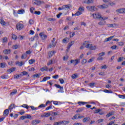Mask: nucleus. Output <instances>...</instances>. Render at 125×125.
<instances>
[{"instance_id": "obj_49", "label": "nucleus", "mask_w": 125, "mask_h": 125, "mask_svg": "<svg viewBox=\"0 0 125 125\" xmlns=\"http://www.w3.org/2000/svg\"><path fill=\"white\" fill-rule=\"evenodd\" d=\"M108 27H111V28H113L114 26H116V23L113 24H108Z\"/></svg>"}, {"instance_id": "obj_40", "label": "nucleus", "mask_w": 125, "mask_h": 125, "mask_svg": "<svg viewBox=\"0 0 125 125\" xmlns=\"http://www.w3.org/2000/svg\"><path fill=\"white\" fill-rule=\"evenodd\" d=\"M63 124V125H67L70 123L69 121H62L61 122Z\"/></svg>"}, {"instance_id": "obj_42", "label": "nucleus", "mask_w": 125, "mask_h": 125, "mask_svg": "<svg viewBox=\"0 0 125 125\" xmlns=\"http://www.w3.org/2000/svg\"><path fill=\"white\" fill-rule=\"evenodd\" d=\"M97 60L98 61H102V60H103V58L99 56V57L97 58Z\"/></svg>"}, {"instance_id": "obj_33", "label": "nucleus", "mask_w": 125, "mask_h": 125, "mask_svg": "<svg viewBox=\"0 0 125 125\" xmlns=\"http://www.w3.org/2000/svg\"><path fill=\"white\" fill-rule=\"evenodd\" d=\"M114 114H115V111L109 112L108 114L106 115V117H111V116H113Z\"/></svg>"}, {"instance_id": "obj_44", "label": "nucleus", "mask_w": 125, "mask_h": 125, "mask_svg": "<svg viewBox=\"0 0 125 125\" xmlns=\"http://www.w3.org/2000/svg\"><path fill=\"white\" fill-rule=\"evenodd\" d=\"M35 9H36L34 7H32L31 8H30V11L33 14L34 13V10H35Z\"/></svg>"}, {"instance_id": "obj_30", "label": "nucleus", "mask_w": 125, "mask_h": 125, "mask_svg": "<svg viewBox=\"0 0 125 125\" xmlns=\"http://www.w3.org/2000/svg\"><path fill=\"white\" fill-rule=\"evenodd\" d=\"M18 14H23V13H25V11L24 10H19L18 11Z\"/></svg>"}, {"instance_id": "obj_52", "label": "nucleus", "mask_w": 125, "mask_h": 125, "mask_svg": "<svg viewBox=\"0 0 125 125\" xmlns=\"http://www.w3.org/2000/svg\"><path fill=\"white\" fill-rule=\"evenodd\" d=\"M7 41V38L6 37H4L2 39V42L4 43V42H6Z\"/></svg>"}, {"instance_id": "obj_11", "label": "nucleus", "mask_w": 125, "mask_h": 125, "mask_svg": "<svg viewBox=\"0 0 125 125\" xmlns=\"http://www.w3.org/2000/svg\"><path fill=\"white\" fill-rule=\"evenodd\" d=\"M39 36H40L41 39H42L43 41H44V40H45V39L47 38V36H46V35L43 34V33H40Z\"/></svg>"}, {"instance_id": "obj_37", "label": "nucleus", "mask_w": 125, "mask_h": 125, "mask_svg": "<svg viewBox=\"0 0 125 125\" xmlns=\"http://www.w3.org/2000/svg\"><path fill=\"white\" fill-rule=\"evenodd\" d=\"M0 23L1 24V25H3V26H4V25L6 24L5 21H3L2 19H0Z\"/></svg>"}, {"instance_id": "obj_12", "label": "nucleus", "mask_w": 125, "mask_h": 125, "mask_svg": "<svg viewBox=\"0 0 125 125\" xmlns=\"http://www.w3.org/2000/svg\"><path fill=\"white\" fill-rule=\"evenodd\" d=\"M40 123H41V120H35L32 121L31 124L33 125H37L38 124H40Z\"/></svg>"}, {"instance_id": "obj_53", "label": "nucleus", "mask_w": 125, "mask_h": 125, "mask_svg": "<svg viewBox=\"0 0 125 125\" xmlns=\"http://www.w3.org/2000/svg\"><path fill=\"white\" fill-rule=\"evenodd\" d=\"M53 62V61H52V60L49 61V62L47 63V66H49V65H51Z\"/></svg>"}, {"instance_id": "obj_32", "label": "nucleus", "mask_w": 125, "mask_h": 125, "mask_svg": "<svg viewBox=\"0 0 125 125\" xmlns=\"http://www.w3.org/2000/svg\"><path fill=\"white\" fill-rule=\"evenodd\" d=\"M79 11H80V12H82V13H83V11H84V7H80L79 8Z\"/></svg>"}, {"instance_id": "obj_31", "label": "nucleus", "mask_w": 125, "mask_h": 125, "mask_svg": "<svg viewBox=\"0 0 125 125\" xmlns=\"http://www.w3.org/2000/svg\"><path fill=\"white\" fill-rule=\"evenodd\" d=\"M75 43V41H72L69 44H68V48H70L72 45H73Z\"/></svg>"}, {"instance_id": "obj_16", "label": "nucleus", "mask_w": 125, "mask_h": 125, "mask_svg": "<svg viewBox=\"0 0 125 125\" xmlns=\"http://www.w3.org/2000/svg\"><path fill=\"white\" fill-rule=\"evenodd\" d=\"M55 86H56V87H57V88H59L61 91H63V87L61 86L60 85L55 84Z\"/></svg>"}, {"instance_id": "obj_63", "label": "nucleus", "mask_w": 125, "mask_h": 125, "mask_svg": "<svg viewBox=\"0 0 125 125\" xmlns=\"http://www.w3.org/2000/svg\"><path fill=\"white\" fill-rule=\"evenodd\" d=\"M112 49H117V45H115L111 47Z\"/></svg>"}, {"instance_id": "obj_57", "label": "nucleus", "mask_w": 125, "mask_h": 125, "mask_svg": "<svg viewBox=\"0 0 125 125\" xmlns=\"http://www.w3.org/2000/svg\"><path fill=\"white\" fill-rule=\"evenodd\" d=\"M44 107H45V104H41L38 106L39 108H44Z\"/></svg>"}, {"instance_id": "obj_15", "label": "nucleus", "mask_w": 125, "mask_h": 125, "mask_svg": "<svg viewBox=\"0 0 125 125\" xmlns=\"http://www.w3.org/2000/svg\"><path fill=\"white\" fill-rule=\"evenodd\" d=\"M114 37H115V36H110L109 38H106L104 40V42H110V41H112V39L114 38Z\"/></svg>"}, {"instance_id": "obj_48", "label": "nucleus", "mask_w": 125, "mask_h": 125, "mask_svg": "<svg viewBox=\"0 0 125 125\" xmlns=\"http://www.w3.org/2000/svg\"><path fill=\"white\" fill-rule=\"evenodd\" d=\"M94 60V58L92 57L88 61V63H91Z\"/></svg>"}, {"instance_id": "obj_25", "label": "nucleus", "mask_w": 125, "mask_h": 125, "mask_svg": "<svg viewBox=\"0 0 125 125\" xmlns=\"http://www.w3.org/2000/svg\"><path fill=\"white\" fill-rule=\"evenodd\" d=\"M88 103L87 102H78V104H79V105H85L86 104H87Z\"/></svg>"}, {"instance_id": "obj_1", "label": "nucleus", "mask_w": 125, "mask_h": 125, "mask_svg": "<svg viewBox=\"0 0 125 125\" xmlns=\"http://www.w3.org/2000/svg\"><path fill=\"white\" fill-rule=\"evenodd\" d=\"M72 8V5L71 4L63 5L62 6V10H64L66 13H68L69 10Z\"/></svg>"}, {"instance_id": "obj_41", "label": "nucleus", "mask_w": 125, "mask_h": 125, "mask_svg": "<svg viewBox=\"0 0 125 125\" xmlns=\"http://www.w3.org/2000/svg\"><path fill=\"white\" fill-rule=\"evenodd\" d=\"M12 48L13 49H17V48H18V45L17 44L13 45L12 46Z\"/></svg>"}, {"instance_id": "obj_56", "label": "nucleus", "mask_w": 125, "mask_h": 125, "mask_svg": "<svg viewBox=\"0 0 125 125\" xmlns=\"http://www.w3.org/2000/svg\"><path fill=\"white\" fill-rule=\"evenodd\" d=\"M103 1L104 2H105V3H108L109 4V3H110V0H103Z\"/></svg>"}, {"instance_id": "obj_20", "label": "nucleus", "mask_w": 125, "mask_h": 125, "mask_svg": "<svg viewBox=\"0 0 125 125\" xmlns=\"http://www.w3.org/2000/svg\"><path fill=\"white\" fill-rule=\"evenodd\" d=\"M50 77L49 76H46V77H45L43 78L42 80L41 81V82H46V81H47V80H50Z\"/></svg>"}, {"instance_id": "obj_4", "label": "nucleus", "mask_w": 125, "mask_h": 125, "mask_svg": "<svg viewBox=\"0 0 125 125\" xmlns=\"http://www.w3.org/2000/svg\"><path fill=\"white\" fill-rule=\"evenodd\" d=\"M79 63H80V60H78V59H76L75 60H71L70 62H68V65H70L71 64H75L74 66H77V65H78Z\"/></svg>"}, {"instance_id": "obj_61", "label": "nucleus", "mask_w": 125, "mask_h": 125, "mask_svg": "<svg viewBox=\"0 0 125 125\" xmlns=\"http://www.w3.org/2000/svg\"><path fill=\"white\" fill-rule=\"evenodd\" d=\"M26 119H32V116L29 114L26 115Z\"/></svg>"}, {"instance_id": "obj_14", "label": "nucleus", "mask_w": 125, "mask_h": 125, "mask_svg": "<svg viewBox=\"0 0 125 125\" xmlns=\"http://www.w3.org/2000/svg\"><path fill=\"white\" fill-rule=\"evenodd\" d=\"M16 70V67H12L9 69L7 70V72L8 74H10L11 73H12V72H14Z\"/></svg>"}, {"instance_id": "obj_26", "label": "nucleus", "mask_w": 125, "mask_h": 125, "mask_svg": "<svg viewBox=\"0 0 125 125\" xmlns=\"http://www.w3.org/2000/svg\"><path fill=\"white\" fill-rule=\"evenodd\" d=\"M9 113V110L7 109L4 111L3 115L4 116H7V115H8Z\"/></svg>"}, {"instance_id": "obj_7", "label": "nucleus", "mask_w": 125, "mask_h": 125, "mask_svg": "<svg viewBox=\"0 0 125 125\" xmlns=\"http://www.w3.org/2000/svg\"><path fill=\"white\" fill-rule=\"evenodd\" d=\"M116 12H117V13H120L123 14L124 13H125V8H120L117 9L116 10Z\"/></svg>"}, {"instance_id": "obj_43", "label": "nucleus", "mask_w": 125, "mask_h": 125, "mask_svg": "<svg viewBox=\"0 0 125 125\" xmlns=\"http://www.w3.org/2000/svg\"><path fill=\"white\" fill-rule=\"evenodd\" d=\"M71 78L72 79H77L78 78V75L74 74L72 76Z\"/></svg>"}, {"instance_id": "obj_55", "label": "nucleus", "mask_w": 125, "mask_h": 125, "mask_svg": "<svg viewBox=\"0 0 125 125\" xmlns=\"http://www.w3.org/2000/svg\"><path fill=\"white\" fill-rule=\"evenodd\" d=\"M0 67L1 68H4V67H5V64H4V63L1 62V63H0Z\"/></svg>"}, {"instance_id": "obj_28", "label": "nucleus", "mask_w": 125, "mask_h": 125, "mask_svg": "<svg viewBox=\"0 0 125 125\" xmlns=\"http://www.w3.org/2000/svg\"><path fill=\"white\" fill-rule=\"evenodd\" d=\"M84 110V107H81L79 108L77 110H76L77 113H80L81 112H83Z\"/></svg>"}, {"instance_id": "obj_18", "label": "nucleus", "mask_w": 125, "mask_h": 125, "mask_svg": "<svg viewBox=\"0 0 125 125\" xmlns=\"http://www.w3.org/2000/svg\"><path fill=\"white\" fill-rule=\"evenodd\" d=\"M93 2V0H85L84 1V3H86L87 4H88L89 3H92Z\"/></svg>"}, {"instance_id": "obj_54", "label": "nucleus", "mask_w": 125, "mask_h": 125, "mask_svg": "<svg viewBox=\"0 0 125 125\" xmlns=\"http://www.w3.org/2000/svg\"><path fill=\"white\" fill-rule=\"evenodd\" d=\"M124 60V57H120L118 60V62H122Z\"/></svg>"}, {"instance_id": "obj_64", "label": "nucleus", "mask_w": 125, "mask_h": 125, "mask_svg": "<svg viewBox=\"0 0 125 125\" xmlns=\"http://www.w3.org/2000/svg\"><path fill=\"white\" fill-rule=\"evenodd\" d=\"M115 124V122L114 121H111L109 123L107 124V125H113Z\"/></svg>"}, {"instance_id": "obj_17", "label": "nucleus", "mask_w": 125, "mask_h": 125, "mask_svg": "<svg viewBox=\"0 0 125 125\" xmlns=\"http://www.w3.org/2000/svg\"><path fill=\"white\" fill-rule=\"evenodd\" d=\"M3 52L4 54H9L11 51H10V49H5L3 51Z\"/></svg>"}, {"instance_id": "obj_35", "label": "nucleus", "mask_w": 125, "mask_h": 125, "mask_svg": "<svg viewBox=\"0 0 125 125\" xmlns=\"http://www.w3.org/2000/svg\"><path fill=\"white\" fill-rule=\"evenodd\" d=\"M104 92H105V93H113V91L104 89Z\"/></svg>"}, {"instance_id": "obj_9", "label": "nucleus", "mask_w": 125, "mask_h": 125, "mask_svg": "<svg viewBox=\"0 0 125 125\" xmlns=\"http://www.w3.org/2000/svg\"><path fill=\"white\" fill-rule=\"evenodd\" d=\"M32 1L33 4H36L37 5H40L42 4V1L39 0H33Z\"/></svg>"}, {"instance_id": "obj_6", "label": "nucleus", "mask_w": 125, "mask_h": 125, "mask_svg": "<svg viewBox=\"0 0 125 125\" xmlns=\"http://www.w3.org/2000/svg\"><path fill=\"white\" fill-rule=\"evenodd\" d=\"M98 7L99 8H100V9H106V8L109 7V5L107 4H103V5H99Z\"/></svg>"}, {"instance_id": "obj_59", "label": "nucleus", "mask_w": 125, "mask_h": 125, "mask_svg": "<svg viewBox=\"0 0 125 125\" xmlns=\"http://www.w3.org/2000/svg\"><path fill=\"white\" fill-rule=\"evenodd\" d=\"M100 111H101V109H96L95 110V112L94 113L95 114H97L98 113H99L100 112Z\"/></svg>"}, {"instance_id": "obj_46", "label": "nucleus", "mask_w": 125, "mask_h": 125, "mask_svg": "<svg viewBox=\"0 0 125 125\" xmlns=\"http://www.w3.org/2000/svg\"><path fill=\"white\" fill-rule=\"evenodd\" d=\"M107 68H108V66L106 64H104L101 66V69H107Z\"/></svg>"}, {"instance_id": "obj_50", "label": "nucleus", "mask_w": 125, "mask_h": 125, "mask_svg": "<svg viewBox=\"0 0 125 125\" xmlns=\"http://www.w3.org/2000/svg\"><path fill=\"white\" fill-rule=\"evenodd\" d=\"M52 78L53 79H55V80H56V79H58L59 78V75H54L52 76Z\"/></svg>"}, {"instance_id": "obj_24", "label": "nucleus", "mask_w": 125, "mask_h": 125, "mask_svg": "<svg viewBox=\"0 0 125 125\" xmlns=\"http://www.w3.org/2000/svg\"><path fill=\"white\" fill-rule=\"evenodd\" d=\"M41 70L42 71V72H43L44 71H48V68H47V66H44L42 67L41 68Z\"/></svg>"}, {"instance_id": "obj_45", "label": "nucleus", "mask_w": 125, "mask_h": 125, "mask_svg": "<svg viewBox=\"0 0 125 125\" xmlns=\"http://www.w3.org/2000/svg\"><path fill=\"white\" fill-rule=\"evenodd\" d=\"M118 97L119 98H122V99H125V95H118Z\"/></svg>"}, {"instance_id": "obj_3", "label": "nucleus", "mask_w": 125, "mask_h": 125, "mask_svg": "<svg viewBox=\"0 0 125 125\" xmlns=\"http://www.w3.org/2000/svg\"><path fill=\"white\" fill-rule=\"evenodd\" d=\"M95 19H100V20H103V17H101V14L99 13H97L95 15L94 14H92Z\"/></svg>"}, {"instance_id": "obj_23", "label": "nucleus", "mask_w": 125, "mask_h": 125, "mask_svg": "<svg viewBox=\"0 0 125 125\" xmlns=\"http://www.w3.org/2000/svg\"><path fill=\"white\" fill-rule=\"evenodd\" d=\"M14 108H15V105L12 104L9 106L8 109L10 110V112H11V110H12Z\"/></svg>"}, {"instance_id": "obj_13", "label": "nucleus", "mask_w": 125, "mask_h": 125, "mask_svg": "<svg viewBox=\"0 0 125 125\" xmlns=\"http://www.w3.org/2000/svg\"><path fill=\"white\" fill-rule=\"evenodd\" d=\"M56 53V51H52L48 52V56L49 58H50L51 57H52L54 54Z\"/></svg>"}, {"instance_id": "obj_34", "label": "nucleus", "mask_w": 125, "mask_h": 125, "mask_svg": "<svg viewBox=\"0 0 125 125\" xmlns=\"http://www.w3.org/2000/svg\"><path fill=\"white\" fill-rule=\"evenodd\" d=\"M16 93H17V90L15 89L13 90V91L10 93V95H14L15 94H16Z\"/></svg>"}, {"instance_id": "obj_47", "label": "nucleus", "mask_w": 125, "mask_h": 125, "mask_svg": "<svg viewBox=\"0 0 125 125\" xmlns=\"http://www.w3.org/2000/svg\"><path fill=\"white\" fill-rule=\"evenodd\" d=\"M13 40H17V36L15 34H13L12 36Z\"/></svg>"}, {"instance_id": "obj_62", "label": "nucleus", "mask_w": 125, "mask_h": 125, "mask_svg": "<svg viewBox=\"0 0 125 125\" xmlns=\"http://www.w3.org/2000/svg\"><path fill=\"white\" fill-rule=\"evenodd\" d=\"M29 22L30 25H33V24H34V21L33 20H30Z\"/></svg>"}, {"instance_id": "obj_36", "label": "nucleus", "mask_w": 125, "mask_h": 125, "mask_svg": "<svg viewBox=\"0 0 125 125\" xmlns=\"http://www.w3.org/2000/svg\"><path fill=\"white\" fill-rule=\"evenodd\" d=\"M81 14H83V13H82V12L78 11L74 15L75 16H80V15H81Z\"/></svg>"}, {"instance_id": "obj_39", "label": "nucleus", "mask_w": 125, "mask_h": 125, "mask_svg": "<svg viewBox=\"0 0 125 125\" xmlns=\"http://www.w3.org/2000/svg\"><path fill=\"white\" fill-rule=\"evenodd\" d=\"M21 107H23V108H26V109H29V107H30V106H28V104H24L21 105Z\"/></svg>"}, {"instance_id": "obj_5", "label": "nucleus", "mask_w": 125, "mask_h": 125, "mask_svg": "<svg viewBox=\"0 0 125 125\" xmlns=\"http://www.w3.org/2000/svg\"><path fill=\"white\" fill-rule=\"evenodd\" d=\"M85 47L86 48H89L90 50H95L96 49V46H93L91 44H87Z\"/></svg>"}, {"instance_id": "obj_8", "label": "nucleus", "mask_w": 125, "mask_h": 125, "mask_svg": "<svg viewBox=\"0 0 125 125\" xmlns=\"http://www.w3.org/2000/svg\"><path fill=\"white\" fill-rule=\"evenodd\" d=\"M24 27V25L21 23H18L17 25H16V27H17V30H22V29H23Z\"/></svg>"}, {"instance_id": "obj_21", "label": "nucleus", "mask_w": 125, "mask_h": 125, "mask_svg": "<svg viewBox=\"0 0 125 125\" xmlns=\"http://www.w3.org/2000/svg\"><path fill=\"white\" fill-rule=\"evenodd\" d=\"M90 121V118L89 117H85L83 119V123H86V122H89Z\"/></svg>"}, {"instance_id": "obj_38", "label": "nucleus", "mask_w": 125, "mask_h": 125, "mask_svg": "<svg viewBox=\"0 0 125 125\" xmlns=\"http://www.w3.org/2000/svg\"><path fill=\"white\" fill-rule=\"evenodd\" d=\"M105 54H106V53H105L104 52H102L99 54V56L102 57L103 56H104V55H105Z\"/></svg>"}, {"instance_id": "obj_2", "label": "nucleus", "mask_w": 125, "mask_h": 125, "mask_svg": "<svg viewBox=\"0 0 125 125\" xmlns=\"http://www.w3.org/2000/svg\"><path fill=\"white\" fill-rule=\"evenodd\" d=\"M86 8L87 10H89V11H91V12H93V11H97V10H98V9L97 7L93 6H87L86 7Z\"/></svg>"}, {"instance_id": "obj_22", "label": "nucleus", "mask_w": 125, "mask_h": 125, "mask_svg": "<svg viewBox=\"0 0 125 125\" xmlns=\"http://www.w3.org/2000/svg\"><path fill=\"white\" fill-rule=\"evenodd\" d=\"M16 64H17V65H18V66H19V67H21V66H23V65H24L23 62H19L17 61L16 62Z\"/></svg>"}, {"instance_id": "obj_51", "label": "nucleus", "mask_w": 125, "mask_h": 125, "mask_svg": "<svg viewBox=\"0 0 125 125\" xmlns=\"http://www.w3.org/2000/svg\"><path fill=\"white\" fill-rule=\"evenodd\" d=\"M49 109H52V105H50L46 108L45 111H48Z\"/></svg>"}, {"instance_id": "obj_27", "label": "nucleus", "mask_w": 125, "mask_h": 125, "mask_svg": "<svg viewBox=\"0 0 125 125\" xmlns=\"http://www.w3.org/2000/svg\"><path fill=\"white\" fill-rule=\"evenodd\" d=\"M28 62L30 65H32V64H34V63H35V62H36V60H35L34 59L29 60Z\"/></svg>"}, {"instance_id": "obj_60", "label": "nucleus", "mask_w": 125, "mask_h": 125, "mask_svg": "<svg viewBox=\"0 0 125 125\" xmlns=\"http://www.w3.org/2000/svg\"><path fill=\"white\" fill-rule=\"evenodd\" d=\"M81 63L82 64H85V63H86V60H85V59L83 60L82 61Z\"/></svg>"}, {"instance_id": "obj_10", "label": "nucleus", "mask_w": 125, "mask_h": 125, "mask_svg": "<svg viewBox=\"0 0 125 125\" xmlns=\"http://www.w3.org/2000/svg\"><path fill=\"white\" fill-rule=\"evenodd\" d=\"M54 42H55V38H54L53 40H52V44H50L49 45L50 48L51 47H54L56 45V43Z\"/></svg>"}, {"instance_id": "obj_29", "label": "nucleus", "mask_w": 125, "mask_h": 125, "mask_svg": "<svg viewBox=\"0 0 125 125\" xmlns=\"http://www.w3.org/2000/svg\"><path fill=\"white\" fill-rule=\"evenodd\" d=\"M68 41H69V38H65L62 40L63 43H67L68 42Z\"/></svg>"}, {"instance_id": "obj_58", "label": "nucleus", "mask_w": 125, "mask_h": 125, "mask_svg": "<svg viewBox=\"0 0 125 125\" xmlns=\"http://www.w3.org/2000/svg\"><path fill=\"white\" fill-rule=\"evenodd\" d=\"M59 81L61 84H63V83H64V80H63V79H60Z\"/></svg>"}, {"instance_id": "obj_19", "label": "nucleus", "mask_w": 125, "mask_h": 125, "mask_svg": "<svg viewBox=\"0 0 125 125\" xmlns=\"http://www.w3.org/2000/svg\"><path fill=\"white\" fill-rule=\"evenodd\" d=\"M98 24L100 26H104V25H105V24H106V21H101L99 22Z\"/></svg>"}]
</instances>
